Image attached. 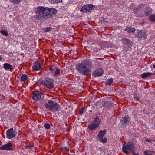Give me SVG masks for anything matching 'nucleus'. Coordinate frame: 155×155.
I'll return each mask as SVG.
<instances>
[{"label": "nucleus", "instance_id": "obj_1", "mask_svg": "<svg viewBox=\"0 0 155 155\" xmlns=\"http://www.w3.org/2000/svg\"><path fill=\"white\" fill-rule=\"evenodd\" d=\"M57 12L56 9L54 8L38 6L35 12L37 15H35L34 18L37 20L47 19L51 17L52 14H56Z\"/></svg>", "mask_w": 155, "mask_h": 155}, {"label": "nucleus", "instance_id": "obj_2", "mask_svg": "<svg viewBox=\"0 0 155 155\" xmlns=\"http://www.w3.org/2000/svg\"><path fill=\"white\" fill-rule=\"evenodd\" d=\"M92 65L89 60H85L76 66V69L78 72L84 75L87 76L90 74Z\"/></svg>", "mask_w": 155, "mask_h": 155}, {"label": "nucleus", "instance_id": "obj_3", "mask_svg": "<svg viewBox=\"0 0 155 155\" xmlns=\"http://www.w3.org/2000/svg\"><path fill=\"white\" fill-rule=\"evenodd\" d=\"M45 106L48 110L52 112H55L58 110L60 108V106L57 103H54V102L51 100H48V103H46Z\"/></svg>", "mask_w": 155, "mask_h": 155}, {"label": "nucleus", "instance_id": "obj_4", "mask_svg": "<svg viewBox=\"0 0 155 155\" xmlns=\"http://www.w3.org/2000/svg\"><path fill=\"white\" fill-rule=\"evenodd\" d=\"M135 148L133 143L129 142L126 145L123 144L122 148V152L126 154H129L130 152H132Z\"/></svg>", "mask_w": 155, "mask_h": 155}, {"label": "nucleus", "instance_id": "obj_5", "mask_svg": "<svg viewBox=\"0 0 155 155\" xmlns=\"http://www.w3.org/2000/svg\"><path fill=\"white\" fill-rule=\"evenodd\" d=\"M100 121L99 117H96L94 121L88 126V128L91 130L96 129L99 127Z\"/></svg>", "mask_w": 155, "mask_h": 155}, {"label": "nucleus", "instance_id": "obj_6", "mask_svg": "<svg viewBox=\"0 0 155 155\" xmlns=\"http://www.w3.org/2000/svg\"><path fill=\"white\" fill-rule=\"evenodd\" d=\"M6 138L8 139H11L15 137L17 132L13 128H11L6 131Z\"/></svg>", "mask_w": 155, "mask_h": 155}, {"label": "nucleus", "instance_id": "obj_7", "mask_svg": "<svg viewBox=\"0 0 155 155\" xmlns=\"http://www.w3.org/2000/svg\"><path fill=\"white\" fill-rule=\"evenodd\" d=\"M42 93L37 90H35L32 93V98L35 101H38L42 99Z\"/></svg>", "mask_w": 155, "mask_h": 155}, {"label": "nucleus", "instance_id": "obj_8", "mask_svg": "<svg viewBox=\"0 0 155 155\" xmlns=\"http://www.w3.org/2000/svg\"><path fill=\"white\" fill-rule=\"evenodd\" d=\"M44 86L47 87L50 89L53 87V80L50 78H47L43 83Z\"/></svg>", "mask_w": 155, "mask_h": 155}, {"label": "nucleus", "instance_id": "obj_9", "mask_svg": "<svg viewBox=\"0 0 155 155\" xmlns=\"http://www.w3.org/2000/svg\"><path fill=\"white\" fill-rule=\"evenodd\" d=\"M94 5L92 4L86 5H84L81 9L80 11L82 12H86L90 11Z\"/></svg>", "mask_w": 155, "mask_h": 155}, {"label": "nucleus", "instance_id": "obj_10", "mask_svg": "<svg viewBox=\"0 0 155 155\" xmlns=\"http://www.w3.org/2000/svg\"><path fill=\"white\" fill-rule=\"evenodd\" d=\"M13 145L11 143L4 144L0 147V150H12Z\"/></svg>", "mask_w": 155, "mask_h": 155}, {"label": "nucleus", "instance_id": "obj_11", "mask_svg": "<svg viewBox=\"0 0 155 155\" xmlns=\"http://www.w3.org/2000/svg\"><path fill=\"white\" fill-rule=\"evenodd\" d=\"M32 67V71H35L40 70L41 68V65L38 61H35L33 63Z\"/></svg>", "mask_w": 155, "mask_h": 155}, {"label": "nucleus", "instance_id": "obj_12", "mask_svg": "<svg viewBox=\"0 0 155 155\" xmlns=\"http://www.w3.org/2000/svg\"><path fill=\"white\" fill-rule=\"evenodd\" d=\"M49 70L55 76H56L60 74L61 71L59 69L55 68H53L52 67H50Z\"/></svg>", "mask_w": 155, "mask_h": 155}, {"label": "nucleus", "instance_id": "obj_13", "mask_svg": "<svg viewBox=\"0 0 155 155\" xmlns=\"http://www.w3.org/2000/svg\"><path fill=\"white\" fill-rule=\"evenodd\" d=\"M138 38L142 39H146L147 37V35L144 31H139L138 33Z\"/></svg>", "mask_w": 155, "mask_h": 155}, {"label": "nucleus", "instance_id": "obj_14", "mask_svg": "<svg viewBox=\"0 0 155 155\" xmlns=\"http://www.w3.org/2000/svg\"><path fill=\"white\" fill-rule=\"evenodd\" d=\"M152 12L151 8L149 7H147L145 10V14L138 15L137 16H139L141 17H143L144 16H147L150 15Z\"/></svg>", "mask_w": 155, "mask_h": 155}, {"label": "nucleus", "instance_id": "obj_15", "mask_svg": "<svg viewBox=\"0 0 155 155\" xmlns=\"http://www.w3.org/2000/svg\"><path fill=\"white\" fill-rule=\"evenodd\" d=\"M130 120V117L128 115H127L123 117L121 120V121L122 123L128 124L129 123Z\"/></svg>", "mask_w": 155, "mask_h": 155}, {"label": "nucleus", "instance_id": "obj_16", "mask_svg": "<svg viewBox=\"0 0 155 155\" xmlns=\"http://www.w3.org/2000/svg\"><path fill=\"white\" fill-rule=\"evenodd\" d=\"M103 70L99 68L95 71L93 75L95 77L101 76L103 74Z\"/></svg>", "mask_w": 155, "mask_h": 155}, {"label": "nucleus", "instance_id": "obj_17", "mask_svg": "<svg viewBox=\"0 0 155 155\" xmlns=\"http://www.w3.org/2000/svg\"><path fill=\"white\" fill-rule=\"evenodd\" d=\"M5 70H12L13 68V66L12 65H10L7 63H5L3 66Z\"/></svg>", "mask_w": 155, "mask_h": 155}, {"label": "nucleus", "instance_id": "obj_18", "mask_svg": "<svg viewBox=\"0 0 155 155\" xmlns=\"http://www.w3.org/2000/svg\"><path fill=\"white\" fill-rule=\"evenodd\" d=\"M106 132L107 131L106 129H104L103 131L100 130L97 135L98 139L103 138Z\"/></svg>", "mask_w": 155, "mask_h": 155}, {"label": "nucleus", "instance_id": "obj_19", "mask_svg": "<svg viewBox=\"0 0 155 155\" xmlns=\"http://www.w3.org/2000/svg\"><path fill=\"white\" fill-rule=\"evenodd\" d=\"M124 31H127L129 33H133L135 32V29L134 28L132 27H127L124 29Z\"/></svg>", "mask_w": 155, "mask_h": 155}, {"label": "nucleus", "instance_id": "obj_20", "mask_svg": "<svg viewBox=\"0 0 155 155\" xmlns=\"http://www.w3.org/2000/svg\"><path fill=\"white\" fill-rule=\"evenodd\" d=\"M153 74H154L150 72L144 73L142 74L141 76L143 79H145L150 75ZM154 74H155V73Z\"/></svg>", "mask_w": 155, "mask_h": 155}, {"label": "nucleus", "instance_id": "obj_21", "mask_svg": "<svg viewBox=\"0 0 155 155\" xmlns=\"http://www.w3.org/2000/svg\"><path fill=\"white\" fill-rule=\"evenodd\" d=\"M113 104L110 101H106L104 103V106L107 107H110Z\"/></svg>", "mask_w": 155, "mask_h": 155}, {"label": "nucleus", "instance_id": "obj_22", "mask_svg": "<svg viewBox=\"0 0 155 155\" xmlns=\"http://www.w3.org/2000/svg\"><path fill=\"white\" fill-rule=\"evenodd\" d=\"M121 41L123 44L127 45L130 43V41L127 38H124L121 40Z\"/></svg>", "mask_w": 155, "mask_h": 155}, {"label": "nucleus", "instance_id": "obj_23", "mask_svg": "<svg viewBox=\"0 0 155 155\" xmlns=\"http://www.w3.org/2000/svg\"><path fill=\"white\" fill-rule=\"evenodd\" d=\"M113 81V80L112 78H110L107 80L106 82L105 83L106 84L110 86L111 85Z\"/></svg>", "mask_w": 155, "mask_h": 155}, {"label": "nucleus", "instance_id": "obj_24", "mask_svg": "<svg viewBox=\"0 0 155 155\" xmlns=\"http://www.w3.org/2000/svg\"><path fill=\"white\" fill-rule=\"evenodd\" d=\"M149 19L150 21H155V15H151L149 17Z\"/></svg>", "mask_w": 155, "mask_h": 155}, {"label": "nucleus", "instance_id": "obj_25", "mask_svg": "<svg viewBox=\"0 0 155 155\" xmlns=\"http://www.w3.org/2000/svg\"><path fill=\"white\" fill-rule=\"evenodd\" d=\"M27 76L25 74H23L21 77V80L22 81H24L27 78Z\"/></svg>", "mask_w": 155, "mask_h": 155}, {"label": "nucleus", "instance_id": "obj_26", "mask_svg": "<svg viewBox=\"0 0 155 155\" xmlns=\"http://www.w3.org/2000/svg\"><path fill=\"white\" fill-rule=\"evenodd\" d=\"M51 28V27H48L43 28L42 30L45 32H46L49 31Z\"/></svg>", "mask_w": 155, "mask_h": 155}, {"label": "nucleus", "instance_id": "obj_27", "mask_svg": "<svg viewBox=\"0 0 155 155\" xmlns=\"http://www.w3.org/2000/svg\"><path fill=\"white\" fill-rule=\"evenodd\" d=\"M10 1L12 3L17 4H19L21 1V0H10Z\"/></svg>", "mask_w": 155, "mask_h": 155}, {"label": "nucleus", "instance_id": "obj_28", "mask_svg": "<svg viewBox=\"0 0 155 155\" xmlns=\"http://www.w3.org/2000/svg\"><path fill=\"white\" fill-rule=\"evenodd\" d=\"M1 34L5 36H7L8 34V32L5 30H2L0 31Z\"/></svg>", "mask_w": 155, "mask_h": 155}, {"label": "nucleus", "instance_id": "obj_29", "mask_svg": "<svg viewBox=\"0 0 155 155\" xmlns=\"http://www.w3.org/2000/svg\"><path fill=\"white\" fill-rule=\"evenodd\" d=\"M100 140V141L104 143H105L107 141V139L105 138H100L99 139Z\"/></svg>", "mask_w": 155, "mask_h": 155}, {"label": "nucleus", "instance_id": "obj_30", "mask_svg": "<svg viewBox=\"0 0 155 155\" xmlns=\"http://www.w3.org/2000/svg\"><path fill=\"white\" fill-rule=\"evenodd\" d=\"M86 108L85 107H83L80 111V114H82L84 111H85L86 110Z\"/></svg>", "mask_w": 155, "mask_h": 155}, {"label": "nucleus", "instance_id": "obj_31", "mask_svg": "<svg viewBox=\"0 0 155 155\" xmlns=\"http://www.w3.org/2000/svg\"><path fill=\"white\" fill-rule=\"evenodd\" d=\"M44 127L46 129H48L50 128V125L48 123H46L44 124Z\"/></svg>", "mask_w": 155, "mask_h": 155}, {"label": "nucleus", "instance_id": "obj_32", "mask_svg": "<svg viewBox=\"0 0 155 155\" xmlns=\"http://www.w3.org/2000/svg\"><path fill=\"white\" fill-rule=\"evenodd\" d=\"M134 96L135 100L138 101H139V97L137 94H135L134 95Z\"/></svg>", "mask_w": 155, "mask_h": 155}, {"label": "nucleus", "instance_id": "obj_33", "mask_svg": "<svg viewBox=\"0 0 155 155\" xmlns=\"http://www.w3.org/2000/svg\"><path fill=\"white\" fill-rule=\"evenodd\" d=\"M150 152V151H144V154L145 155H153V154L149 153Z\"/></svg>", "mask_w": 155, "mask_h": 155}, {"label": "nucleus", "instance_id": "obj_34", "mask_svg": "<svg viewBox=\"0 0 155 155\" xmlns=\"http://www.w3.org/2000/svg\"><path fill=\"white\" fill-rule=\"evenodd\" d=\"M144 6V5L143 4H139L138 5V9L141 8H143Z\"/></svg>", "mask_w": 155, "mask_h": 155}, {"label": "nucleus", "instance_id": "obj_35", "mask_svg": "<svg viewBox=\"0 0 155 155\" xmlns=\"http://www.w3.org/2000/svg\"><path fill=\"white\" fill-rule=\"evenodd\" d=\"M61 149L63 150H65V151L68 150H69V149L67 147H62V148H61Z\"/></svg>", "mask_w": 155, "mask_h": 155}, {"label": "nucleus", "instance_id": "obj_36", "mask_svg": "<svg viewBox=\"0 0 155 155\" xmlns=\"http://www.w3.org/2000/svg\"><path fill=\"white\" fill-rule=\"evenodd\" d=\"M138 8H134V12L135 13H137L138 11Z\"/></svg>", "mask_w": 155, "mask_h": 155}, {"label": "nucleus", "instance_id": "obj_37", "mask_svg": "<svg viewBox=\"0 0 155 155\" xmlns=\"http://www.w3.org/2000/svg\"><path fill=\"white\" fill-rule=\"evenodd\" d=\"M145 141H147V142H151L153 140H151V139H148V138H147V139H146L145 140Z\"/></svg>", "mask_w": 155, "mask_h": 155}, {"label": "nucleus", "instance_id": "obj_38", "mask_svg": "<svg viewBox=\"0 0 155 155\" xmlns=\"http://www.w3.org/2000/svg\"><path fill=\"white\" fill-rule=\"evenodd\" d=\"M25 148H31V146H25Z\"/></svg>", "mask_w": 155, "mask_h": 155}, {"label": "nucleus", "instance_id": "obj_39", "mask_svg": "<svg viewBox=\"0 0 155 155\" xmlns=\"http://www.w3.org/2000/svg\"><path fill=\"white\" fill-rule=\"evenodd\" d=\"M132 153L133 154V155H138L137 153H136L133 151H132Z\"/></svg>", "mask_w": 155, "mask_h": 155}, {"label": "nucleus", "instance_id": "obj_40", "mask_svg": "<svg viewBox=\"0 0 155 155\" xmlns=\"http://www.w3.org/2000/svg\"><path fill=\"white\" fill-rule=\"evenodd\" d=\"M153 68H154L155 69V64H153Z\"/></svg>", "mask_w": 155, "mask_h": 155}, {"label": "nucleus", "instance_id": "obj_41", "mask_svg": "<svg viewBox=\"0 0 155 155\" xmlns=\"http://www.w3.org/2000/svg\"><path fill=\"white\" fill-rule=\"evenodd\" d=\"M2 59V58L1 57V56L0 55V61Z\"/></svg>", "mask_w": 155, "mask_h": 155}, {"label": "nucleus", "instance_id": "obj_42", "mask_svg": "<svg viewBox=\"0 0 155 155\" xmlns=\"http://www.w3.org/2000/svg\"><path fill=\"white\" fill-rule=\"evenodd\" d=\"M104 155H111L110 154H104Z\"/></svg>", "mask_w": 155, "mask_h": 155}, {"label": "nucleus", "instance_id": "obj_43", "mask_svg": "<svg viewBox=\"0 0 155 155\" xmlns=\"http://www.w3.org/2000/svg\"><path fill=\"white\" fill-rule=\"evenodd\" d=\"M151 152H154V151H151Z\"/></svg>", "mask_w": 155, "mask_h": 155}]
</instances>
